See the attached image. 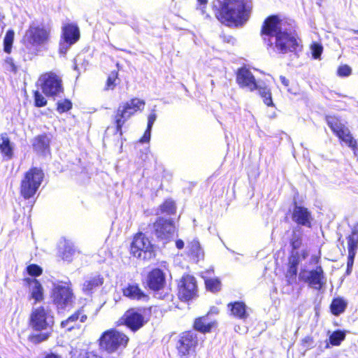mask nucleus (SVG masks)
Segmentation results:
<instances>
[{
    "instance_id": "nucleus-1",
    "label": "nucleus",
    "mask_w": 358,
    "mask_h": 358,
    "mask_svg": "<svg viewBox=\"0 0 358 358\" xmlns=\"http://www.w3.org/2000/svg\"><path fill=\"white\" fill-rule=\"evenodd\" d=\"M265 43L278 53L297 52L299 47L296 38L282 28V22L277 16L267 17L262 27Z\"/></svg>"
},
{
    "instance_id": "nucleus-2",
    "label": "nucleus",
    "mask_w": 358,
    "mask_h": 358,
    "mask_svg": "<svg viewBox=\"0 0 358 358\" xmlns=\"http://www.w3.org/2000/svg\"><path fill=\"white\" fill-rule=\"evenodd\" d=\"M213 9L222 24L238 27L249 20L252 3L248 0H215Z\"/></svg>"
},
{
    "instance_id": "nucleus-3",
    "label": "nucleus",
    "mask_w": 358,
    "mask_h": 358,
    "mask_svg": "<svg viewBox=\"0 0 358 358\" xmlns=\"http://www.w3.org/2000/svg\"><path fill=\"white\" fill-rule=\"evenodd\" d=\"M53 324L54 317L50 310L42 306L34 309L30 315L29 326L36 331H47L30 335L29 341L36 344L46 341L50 336Z\"/></svg>"
},
{
    "instance_id": "nucleus-4",
    "label": "nucleus",
    "mask_w": 358,
    "mask_h": 358,
    "mask_svg": "<svg viewBox=\"0 0 358 358\" xmlns=\"http://www.w3.org/2000/svg\"><path fill=\"white\" fill-rule=\"evenodd\" d=\"M99 348L108 353H113L124 349L129 341V338L115 329L104 331L99 340Z\"/></svg>"
},
{
    "instance_id": "nucleus-5",
    "label": "nucleus",
    "mask_w": 358,
    "mask_h": 358,
    "mask_svg": "<svg viewBox=\"0 0 358 358\" xmlns=\"http://www.w3.org/2000/svg\"><path fill=\"white\" fill-rule=\"evenodd\" d=\"M145 105V101L138 98L131 99L120 104L115 115L116 131L121 135L124 124L137 111L142 110Z\"/></svg>"
},
{
    "instance_id": "nucleus-6",
    "label": "nucleus",
    "mask_w": 358,
    "mask_h": 358,
    "mask_svg": "<svg viewBox=\"0 0 358 358\" xmlns=\"http://www.w3.org/2000/svg\"><path fill=\"white\" fill-rule=\"evenodd\" d=\"M43 177V171L38 168L34 167L26 172L20 185V193L25 199L34 196L41 185Z\"/></svg>"
},
{
    "instance_id": "nucleus-7",
    "label": "nucleus",
    "mask_w": 358,
    "mask_h": 358,
    "mask_svg": "<svg viewBox=\"0 0 358 358\" xmlns=\"http://www.w3.org/2000/svg\"><path fill=\"white\" fill-rule=\"evenodd\" d=\"M50 30L43 25L31 24L23 37L24 45L35 52L37 48L45 45L49 40Z\"/></svg>"
},
{
    "instance_id": "nucleus-8",
    "label": "nucleus",
    "mask_w": 358,
    "mask_h": 358,
    "mask_svg": "<svg viewBox=\"0 0 358 358\" xmlns=\"http://www.w3.org/2000/svg\"><path fill=\"white\" fill-rule=\"evenodd\" d=\"M131 254L138 259L149 260L155 257L154 245L144 234L138 233L130 245Z\"/></svg>"
},
{
    "instance_id": "nucleus-9",
    "label": "nucleus",
    "mask_w": 358,
    "mask_h": 358,
    "mask_svg": "<svg viewBox=\"0 0 358 358\" xmlns=\"http://www.w3.org/2000/svg\"><path fill=\"white\" fill-rule=\"evenodd\" d=\"M152 234L164 246L173 240L176 227L172 219L159 217L151 227Z\"/></svg>"
},
{
    "instance_id": "nucleus-10",
    "label": "nucleus",
    "mask_w": 358,
    "mask_h": 358,
    "mask_svg": "<svg viewBox=\"0 0 358 358\" xmlns=\"http://www.w3.org/2000/svg\"><path fill=\"white\" fill-rule=\"evenodd\" d=\"M198 345L197 334L194 331L183 332L176 344L178 355L180 358H188L194 353Z\"/></svg>"
},
{
    "instance_id": "nucleus-11",
    "label": "nucleus",
    "mask_w": 358,
    "mask_h": 358,
    "mask_svg": "<svg viewBox=\"0 0 358 358\" xmlns=\"http://www.w3.org/2000/svg\"><path fill=\"white\" fill-rule=\"evenodd\" d=\"M40 81L43 92L48 97H55L64 92L62 79L54 73L43 75Z\"/></svg>"
},
{
    "instance_id": "nucleus-12",
    "label": "nucleus",
    "mask_w": 358,
    "mask_h": 358,
    "mask_svg": "<svg viewBox=\"0 0 358 358\" xmlns=\"http://www.w3.org/2000/svg\"><path fill=\"white\" fill-rule=\"evenodd\" d=\"M299 278L307 283L308 287L316 290H320L325 284L324 273L321 266H317L312 270H301L299 273Z\"/></svg>"
},
{
    "instance_id": "nucleus-13",
    "label": "nucleus",
    "mask_w": 358,
    "mask_h": 358,
    "mask_svg": "<svg viewBox=\"0 0 358 358\" xmlns=\"http://www.w3.org/2000/svg\"><path fill=\"white\" fill-rule=\"evenodd\" d=\"M147 310L143 308L129 309L123 315L124 324L133 331L141 328L146 322L145 315Z\"/></svg>"
},
{
    "instance_id": "nucleus-14",
    "label": "nucleus",
    "mask_w": 358,
    "mask_h": 358,
    "mask_svg": "<svg viewBox=\"0 0 358 358\" xmlns=\"http://www.w3.org/2000/svg\"><path fill=\"white\" fill-rule=\"evenodd\" d=\"M197 285L194 277L184 275L178 284V296L182 301H189L196 296Z\"/></svg>"
},
{
    "instance_id": "nucleus-15",
    "label": "nucleus",
    "mask_w": 358,
    "mask_h": 358,
    "mask_svg": "<svg viewBox=\"0 0 358 358\" xmlns=\"http://www.w3.org/2000/svg\"><path fill=\"white\" fill-rule=\"evenodd\" d=\"M52 298L58 308H64L71 303L73 293L68 285L54 284Z\"/></svg>"
},
{
    "instance_id": "nucleus-16",
    "label": "nucleus",
    "mask_w": 358,
    "mask_h": 358,
    "mask_svg": "<svg viewBox=\"0 0 358 358\" xmlns=\"http://www.w3.org/2000/svg\"><path fill=\"white\" fill-rule=\"evenodd\" d=\"M236 82L242 88H247L250 91H254L257 89L255 76L252 72L246 67H241L238 69L236 73Z\"/></svg>"
},
{
    "instance_id": "nucleus-17",
    "label": "nucleus",
    "mask_w": 358,
    "mask_h": 358,
    "mask_svg": "<svg viewBox=\"0 0 358 358\" xmlns=\"http://www.w3.org/2000/svg\"><path fill=\"white\" fill-rule=\"evenodd\" d=\"M292 219L293 222L299 226H303L308 228H311L312 224V215L308 208L299 206L295 203L294 206Z\"/></svg>"
},
{
    "instance_id": "nucleus-18",
    "label": "nucleus",
    "mask_w": 358,
    "mask_h": 358,
    "mask_svg": "<svg viewBox=\"0 0 358 358\" xmlns=\"http://www.w3.org/2000/svg\"><path fill=\"white\" fill-rule=\"evenodd\" d=\"M50 138L47 134L36 136L32 141V148L38 155L45 156L50 154Z\"/></svg>"
},
{
    "instance_id": "nucleus-19",
    "label": "nucleus",
    "mask_w": 358,
    "mask_h": 358,
    "mask_svg": "<svg viewBox=\"0 0 358 358\" xmlns=\"http://www.w3.org/2000/svg\"><path fill=\"white\" fill-rule=\"evenodd\" d=\"M165 284V275L159 268L153 269L148 276V285L151 289L159 290Z\"/></svg>"
},
{
    "instance_id": "nucleus-20",
    "label": "nucleus",
    "mask_w": 358,
    "mask_h": 358,
    "mask_svg": "<svg viewBox=\"0 0 358 358\" xmlns=\"http://www.w3.org/2000/svg\"><path fill=\"white\" fill-rule=\"evenodd\" d=\"M62 38L70 43H76L80 38V29L76 24L68 23L62 28Z\"/></svg>"
},
{
    "instance_id": "nucleus-21",
    "label": "nucleus",
    "mask_w": 358,
    "mask_h": 358,
    "mask_svg": "<svg viewBox=\"0 0 358 358\" xmlns=\"http://www.w3.org/2000/svg\"><path fill=\"white\" fill-rule=\"evenodd\" d=\"M24 280L29 285L31 297L35 300V302L42 301L43 299V289L39 281L29 278H25Z\"/></svg>"
},
{
    "instance_id": "nucleus-22",
    "label": "nucleus",
    "mask_w": 358,
    "mask_h": 358,
    "mask_svg": "<svg viewBox=\"0 0 358 358\" xmlns=\"http://www.w3.org/2000/svg\"><path fill=\"white\" fill-rule=\"evenodd\" d=\"M228 308L231 311V314L238 319L245 320L249 315L247 313V306L242 301L229 303Z\"/></svg>"
},
{
    "instance_id": "nucleus-23",
    "label": "nucleus",
    "mask_w": 358,
    "mask_h": 358,
    "mask_svg": "<svg viewBox=\"0 0 358 358\" xmlns=\"http://www.w3.org/2000/svg\"><path fill=\"white\" fill-rule=\"evenodd\" d=\"M103 283V278L99 275L88 277L83 283V290L86 294H90L94 289Z\"/></svg>"
},
{
    "instance_id": "nucleus-24",
    "label": "nucleus",
    "mask_w": 358,
    "mask_h": 358,
    "mask_svg": "<svg viewBox=\"0 0 358 358\" xmlns=\"http://www.w3.org/2000/svg\"><path fill=\"white\" fill-rule=\"evenodd\" d=\"M0 151L7 160L12 159L13 156V147L6 134L1 135Z\"/></svg>"
},
{
    "instance_id": "nucleus-25",
    "label": "nucleus",
    "mask_w": 358,
    "mask_h": 358,
    "mask_svg": "<svg viewBox=\"0 0 358 358\" xmlns=\"http://www.w3.org/2000/svg\"><path fill=\"white\" fill-rule=\"evenodd\" d=\"M326 122L334 134H335L338 137L342 134L343 131L348 129L341 122L338 118L334 116H327Z\"/></svg>"
},
{
    "instance_id": "nucleus-26",
    "label": "nucleus",
    "mask_w": 358,
    "mask_h": 358,
    "mask_svg": "<svg viewBox=\"0 0 358 358\" xmlns=\"http://www.w3.org/2000/svg\"><path fill=\"white\" fill-rule=\"evenodd\" d=\"M326 122L334 134H335L338 137L342 134L343 131L348 129L341 122L338 118L334 116H327Z\"/></svg>"
},
{
    "instance_id": "nucleus-27",
    "label": "nucleus",
    "mask_w": 358,
    "mask_h": 358,
    "mask_svg": "<svg viewBox=\"0 0 358 358\" xmlns=\"http://www.w3.org/2000/svg\"><path fill=\"white\" fill-rule=\"evenodd\" d=\"M213 324L208 320V315H205L195 320L194 327L196 331L205 334L210 331Z\"/></svg>"
},
{
    "instance_id": "nucleus-28",
    "label": "nucleus",
    "mask_w": 358,
    "mask_h": 358,
    "mask_svg": "<svg viewBox=\"0 0 358 358\" xmlns=\"http://www.w3.org/2000/svg\"><path fill=\"white\" fill-rule=\"evenodd\" d=\"M347 331L345 330L338 329L332 333L329 331V341L327 343L326 348H329V345L333 346H339L345 339Z\"/></svg>"
},
{
    "instance_id": "nucleus-29",
    "label": "nucleus",
    "mask_w": 358,
    "mask_h": 358,
    "mask_svg": "<svg viewBox=\"0 0 358 358\" xmlns=\"http://www.w3.org/2000/svg\"><path fill=\"white\" fill-rule=\"evenodd\" d=\"M123 294L125 296L131 299L140 300L147 297L145 293L140 289L137 285H129L123 289Z\"/></svg>"
},
{
    "instance_id": "nucleus-30",
    "label": "nucleus",
    "mask_w": 358,
    "mask_h": 358,
    "mask_svg": "<svg viewBox=\"0 0 358 358\" xmlns=\"http://www.w3.org/2000/svg\"><path fill=\"white\" fill-rule=\"evenodd\" d=\"M289 243L292 249V251H298L302 246L303 231L299 226L294 228Z\"/></svg>"
},
{
    "instance_id": "nucleus-31",
    "label": "nucleus",
    "mask_w": 358,
    "mask_h": 358,
    "mask_svg": "<svg viewBox=\"0 0 358 358\" xmlns=\"http://www.w3.org/2000/svg\"><path fill=\"white\" fill-rule=\"evenodd\" d=\"M59 252L62 259L69 262L72 261L73 256L75 253V249L71 243L64 241L62 245L59 246Z\"/></svg>"
},
{
    "instance_id": "nucleus-32",
    "label": "nucleus",
    "mask_w": 358,
    "mask_h": 358,
    "mask_svg": "<svg viewBox=\"0 0 358 358\" xmlns=\"http://www.w3.org/2000/svg\"><path fill=\"white\" fill-rule=\"evenodd\" d=\"M157 119V115L155 112L151 113L148 117V124L146 130L144 132L143 136L139 140L141 143H149L151 138V131L152 126Z\"/></svg>"
},
{
    "instance_id": "nucleus-33",
    "label": "nucleus",
    "mask_w": 358,
    "mask_h": 358,
    "mask_svg": "<svg viewBox=\"0 0 358 358\" xmlns=\"http://www.w3.org/2000/svg\"><path fill=\"white\" fill-rule=\"evenodd\" d=\"M80 313L81 310H77L71 316H69L66 320L62 321L61 322L62 327L66 328L68 331L72 330L76 327H78L77 325V322L79 320Z\"/></svg>"
},
{
    "instance_id": "nucleus-34",
    "label": "nucleus",
    "mask_w": 358,
    "mask_h": 358,
    "mask_svg": "<svg viewBox=\"0 0 358 358\" xmlns=\"http://www.w3.org/2000/svg\"><path fill=\"white\" fill-rule=\"evenodd\" d=\"M347 307V303L341 298L334 299L331 304V310L334 315L343 313Z\"/></svg>"
},
{
    "instance_id": "nucleus-35",
    "label": "nucleus",
    "mask_w": 358,
    "mask_h": 358,
    "mask_svg": "<svg viewBox=\"0 0 358 358\" xmlns=\"http://www.w3.org/2000/svg\"><path fill=\"white\" fill-rule=\"evenodd\" d=\"M190 254L197 259V261L203 257V251L197 240H193L188 245Z\"/></svg>"
},
{
    "instance_id": "nucleus-36",
    "label": "nucleus",
    "mask_w": 358,
    "mask_h": 358,
    "mask_svg": "<svg viewBox=\"0 0 358 358\" xmlns=\"http://www.w3.org/2000/svg\"><path fill=\"white\" fill-rule=\"evenodd\" d=\"M338 138L344 142L350 148H355L357 147V141L352 137L349 129H347L343 131L342 134L338 136Z\"/></svg>"
},
{
    "instance_id": "nucleus-37",
    "label": "nucleus",
    "mask_w": 358,
    "mask_h": 358,
    "mask_svg": "<svg viewBox=\"0 0 358 358\" xmlns=\"http://www.w3.org/2000/svg\"><path fill=\"white\" fill-rule=\"evenodd\" d=\"M15 33L13 30L9 29L6 33L3 38V50L6 53H10L14 41Z\"/></svg>"
},
{
    "instance_id": "nucleus-38",
    "label": "nucleus",
    "mask_w": 358,
    "mask_h": 358,
    "mask_svg": "<svg viewBox=\"0 0 358 358\" xmlns=\"http://www.w3.org/2000/svg\"><path fill=\"white\" fill-rule=\"evenodd\" d=\"M176 212L175 203L171 200H166L160 206L157 213L173 215Z\"/></svg>"
},
{
    "instance_id": "nucleus-39",
    "label": "nucleus",
    "mask_w": 358,
    "mask_h": 358,
    "mask_svg": "<svg viewBox=\"0 0 358 358\" xmlns=\"http://www.w3.org/2000/svg\"><path fill=\"white\" fill-rule=\"evenodd\" d=\"M259 95L264 99V102L268 106H273L271 92L266 87H261L257 85Z\"/></svg>"
},
{
    "instance_id": "nucleus-40",
    "label": "nucleus",
    "mask_w": 358,
    "mask_h": 358,
    "mask_svg": "<svg viewBox=\"0 0 358 358\" xmlns=\"http://www.w3.org/2000/svg\"><path fill=\"white\" fill-rule=\"evenodd\" d=\"M207 289L216 292L220 289L221 282L217 278H208L205 280Z\"/></svg>"
},
{
    "instance_id": "nucleus-41",
    "label": "nucleus",
    "mask_w": 358,
    "mask_h": 358,
    "mask_svg": "<svg viewBox=\"0 0 358 358\" xmlns=\"http://www.w3.org/2000/svg\"><path fill=\"white\" fill-rule=\"evenodd\" d=\"M298 272V267L289 265L286 273V280L288 285H292L296 282V276Z\"/></svg>"
},
{
    "instance_id": "nucleus-42",
    "label": "nucleus",
    "mask_w": 358,
    "mask_h": 358,
    "mask_svg": "<svg viewBox=\"0 0 358 358\" xmlns=\"http://www.w3.org/2000/svg\"><path fill=\"white\" fill-rule=\"evenodd\" d=\"M72 108V103L69 99H64L63 101H59L57 103V110L59 113L67 112Z\"/></svg>"
},
{
    "instance_id": "nucleus-43",
    "label": "nucleus",
    "mask_w": 358,
    "mask_h": 358,
    "mask_svg": "<svg viewBox=\"0 0 358 358\" xmlns=\"http://www.w3.org/2000/svg\"><path fill=\"white\" fill-rule=\"evenodd\" d=\"M310 49L313 57L315 59H320L323 51L322 45L318 43H313Z\"/></svg>"
},
{
    "instance_id": "nucleus-44",
    "label": "nucleus",
    "mask_w": 358,
    "mask_h": 358,
    "mask_svg": "<svg viewBox=\"0 0 358 358\" xmlns=\"http://www.w3.org/2000/svg\"><path fill=\"white\" fill-rule=\"evenodd\" d=\"M27 271L29 275L34 277H37L41 275L43 269L37 264H31L27 267Z\"/></svg>"
},
{
    "instance_id": "nucleus-45",
    "label": "nucleus",
    "mask_w": 358,
    "mask_h": 358,
    "mask_svg": "<svg viewBox=\"0 0 358 358\" xmlns=\"http://www.w3.org/2000/svg\"><path fill=\"white\" fill-rule=\"evenodd\" d=\"M34 104L36 107H43L47 104L45 98L38 91L34 92Z\"/></svg>"
},
{
    "instance_id": "nucleus-46",
    "label": "nucleus",
    "mask_w": 358,
    "mask_h": 358,
    "mask_svg": "<svg viewBox=\"0 0 358 358\" xmlns=\"http://www.w3.org/2000/svg\"><path fill=\"white\" fill-rule=\"evenodd\" d=\"M348 252L356 253L358 249V239L350 236L347 237Z\"/></svg>"
},
{
    "instance_id": "nucleus-47",
    "label": "nucleus",
    "mask_w": 358,
    "mask_h": 358,
    "mask_svg": "<svg viewBox=\"0 0 358 358\" xmlns=\"http://www.w3.org/2000/svg\"><path fill=\"white\" fill-rule=\"evenodd\" d=\"M301 262L299 251H292L289 257V265L298 267Z\"/></svg>"
},
{
    "instance_id": "nucleus-48",
    "label": "nucleus",
    "mask_w": 358,
    "mask_h": 358,
    "mask_svg": "<svg viewBox=\"0 0 358 358\" xmlns=\"http://www.w3.org/2000/svg\"><path fill=\"white\" fill-rule=\"evenodd\" d=\"M351 72H352V69L348 65L341 66L338 69V76H342V77H345V76H350L351 74Z\"/></svg>"
},
{
    "instance_id": "nucleus-49",
    "label": "nucleus",
    "mask_w": 358,
    "mask_h": 358,
    "mask_svg": "<svg viewBox=\"0 0 358 358\" xmlns=\"http://www.w3.org/2000/svg\"><path fill=\"white\" fill-rule=\"evenodd\" d=\"M74 43H70V42L66 41L62 38L59 43V52L61 54H66L69 48Z\"/></svg>"
},
{
    "instance_id": "nucleus-50",
    "label": "nucleus",
    "mask_w": 358,
    "mask_h": 358,
    "mask_svg": "<svg viewBox=\"0 0 358 358\" xmlns=\"http://www.w3.org/2000/svg\"><path fill=\"white\" fill-rule=\"evenodd\" d=\"M5 64L7 65V69L15 73L17 71V66H15L13 59L10 57H7L5 59Z\"/></svg>"
},
{
    "instance_id": "nucleus-51",
    "label": "nucleus",
    "mask_w": 358,
    "mask_h": 358,
    "mask_svg": "<svg viewBox=\"0 0 358 358\" xmlns=\"http://www.w3.org/2000/svg\"><path fill=\"white\" fill-rule=\"evenodd\" d=\"M116 75L114 73L110 74L108 79H107V88L108 89H113L115 87V80Z\"/></svg>"
},
{
    "instance_id": "nucleus-52",
    "label": "nucleus",
    "mask_w": 358,
    "mask_h": 358,
    "mask_svg": "<svg viewBox=\"0 0 358 358\" xmlns=\"http://www.w3.org/2000/svg\"><path fill=\"white\" fill-rule=\"evenodd\" d=\"M78 358H101L93 352H87L83 354H80Z\"/></svg>"
},
{
    "instance_id": "nucleus-53",
    "label": "nucleus",
    "mask_w": 358,
    "mask_h": 358,
    "mask_svg": "<svg viewBox=\"0 0 358 358\" xmlns=\"http://www.w3.org/2000/svg\"><path fill=\"white\" fill-rule=\"evenodd\" d=\"M355 255H356V253L348 252V262H347L348 267H352Z\"/></svg>"
},
{
    "instance_id": "nucleus-54",
    "label": "nucleus",
    "mask_w": 358,
    "mask_h": 358,
    "mask_svg": "<svg viewBox=\"0 0 358 358\" xmlns=\"http://www.w3.org/2000/svg\"><path fill=\"white\" fill-rule=\"evenodd\" d=\"M220 37L222 38V41L225 43H231L233 45L236 42V39L231 36L223 35L221 36Z\"/></svg>"
},
{
    "instance_id": "nucleus-55",
    "label": "nucleus",
    "mask_w": 358,
    "mask_h": 358,
    "mask_svg": "<svg viewBox=\"0 0 358 358\" xmlns=\"http://www.w3.org/2000/svg\"><path fill=\"white\" fill-rule=\"evenodd\" d=\"M197 2L199 4V7H197V9L201 10V13H204V8L208 3V0H197Z\"/></svg>"
},
{
    "instance_id": "nucleus-56",
    "label": "nucleus",
    "mask_w": 358,
    "mask_h": 358,
    "mask_svg": "<svg viewBox=\"0 0 358 358\" xmlns=\"http://www.w3.org/2000/svg\"><path fill=\"white\" fill-rule=\"evenodd\" d=\"M349 236L354 238H357L358 239V223L353 227L352 229V233L350 235H349Z\"/></svg>"
},
{
    "instance_id": "nucleus-57",
    "label": "nucleus",
    "mask_w": 358,
    "mask_h": 358,
    "mask_svg": "<svg viewBox=\"0 0 358 358\" xmlns=\"http://www.w3.org/2000/svg\"><path fill=\"white\" fill-rule=\"evenodd\" d=\"M280 80L281 81V83L285 86V87H288L289 86V81L288 79H287L285 76H280Z\"/></svg>"
},
{
    "instance_id": "nucleus-58",
    "label": "nucleus",
    "mask_w": 358,
    "mask_h": 358,
    "mask_svg": "<svg viewBox=\"0 0 358 358\" xmlns=\"http://www.w3.org/2000/svg\"><path fill=\"white\" fill-rule=\"evenodd\" d=\"M184 245L185 244L182 240L178 239L176 241V246L178 249H182L184 248Z\"/></svg>"
},
{
    "instance_id": "nucleus-59",
    "label": "nucleus",
    "mask_w": 358,
    "mask_h": 358,
    "mask_svg": "<svg viewBox=\"0 0 358 358\" xmlns=\"http://www.w3.org/2000/svg\"><path fill=\"white\" fill-rule=\"evenodd\" d=\"M80 310H81V313L80 315V317H79V322H85L87 318V315L84 313L83 312V310L80 309Z\"/></svg>"
},
{
    "instance_id": "nucleus-60",
    "label": "nucleus",
    "mask_w": 358,
    "mask_h": 358,
    "mask_svg": "<svg viewBox=\"0 0 358 358\" xmlns=\"http://www.w3.org/2000/svg\"><path fill=\"white\" fill-rule=\"evenodd\" d=\"M45 358H61V357L54 353H50V354L47 355L45 357Z\"/></svg>"
},
{
    "instance_id": "nucleus-61",
    "label": "nucleus",
    "mask_w": 358,
    "mask_h": 358,
    "mask_svg": "<svg viewBox=\"0 0 358 358\" xmlns=\"http://www.w3.org/2000/svg\"><path fill=\"white\" fill-rule=\"evenodd\" d=\"M301 256H302V259H304L306 258V257L308 256V253L307 252H306L305 250H303L301 252Z\"/></svg>"
},
{
    "instance_id": "nucleus-62",
    "label": "nucleus",
    "mask_w": 358,
    "mask_h": 358,
    "mask_svg": "<svg viewBox=\"0 0 358 358\" xmlns=\"http://www.w3.org/2000/svg\"><path fill=\"white\" fill-rule=\"evenodd\" d=\"M352 267H348L347 266V269H346V273L347 275H350L352 272Z\"/></svg>"
},
{
    "instance_id": "nucleus-63",
    "label": "nucleus",
    "mask_w": 358,
    "mask_h": 358,
    "mask_svg": "<svg viewBox=\"0 0 358 358\" xmlns=\"http://www.w3.org/2000/svg\"><path fill=\"white\" fill-rule=\"evenodd\" d=\"M355 34H358V30H352Z\"/></svg>"
}]
</instances>
